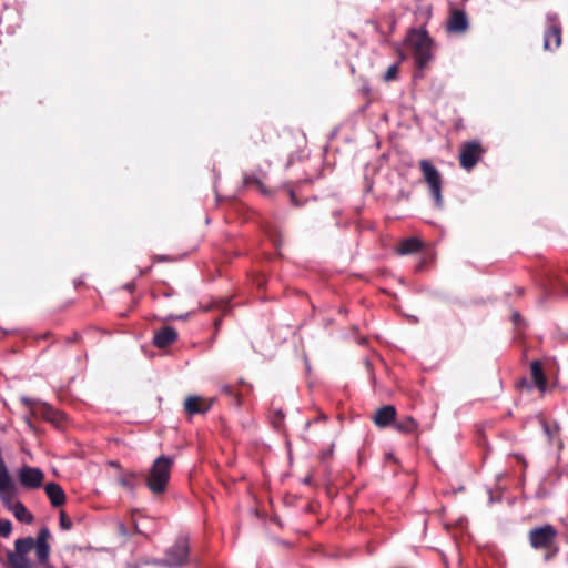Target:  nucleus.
<instances>
[{
  "label": "nucleus",
  "mask_w": 568,
  "mask_h": 568,
  "mask_svg": "<svg viewBox=\"0 0 568 568\" xmlns=\"http://www.w3.org/2000/svg\"><path fill=\"white\" fill-rule=\"evenodd\" d=\"M467 29V18L464 12H453L448 21V30L453 32H463Z\"/></svg>",
  "instance_id": "nucleus-16"
},
{
  "label": "nucleus",
  "mask_w": 568,
  "mask_h": 568,
  "mask_svg": "<svg viewBox=\"0 0 568 568\" xmlns=\"http://www.w3.org/2000/svg\"><path fill=\"white\" fill-rule=\"evenodd\" d=\"M549 26L544 36L545 50H555L561 44V28L556 17L548 16Z\"/></svg>",
  "instance_id": "nucleus-8"
},
{
  "label": "nucleus",
  "mask_w": 568,
  "mask_h": 568,
  "mask_svg": "<svg viewBox=\"0 0 568 568\" xmlns=\"http://www.w3.org/2000/svg\"><path fill=\"white\" fill-rule=\"evenodd\" d=\"M397 74H398V65L392 64L390 67H388L387 71L385 72L384 79H385V81H392L397 78Z\"/></svg>",
  "instance_id": "nucleus-26"
},
{
  "label": "nucleus",
  "mask_w": 568,
  "mask_h": 568,
  "mask_svg": "<svg viewBox=\"0 0 568 568\" xmlns=\"http://www.w3.org/2000/svg\"><path fill=\"white\" fill-rule=\"evenodd\" d=\"M135 477V474H128V475H122L120 478H119V481L121 484V486H123L124 488L129 489V490H132L134 488L133 484H132V479Z\"/></svg>",
  "instance_id": "nucleus-25"
},
{
  "label": "nucleus",
  "mask_w": 568,
  "mask_h": 568,
  "mask_svg": "<svg viewBox=\"0 0 568 568\" xmlns=\"http://www.w3.org/2000/svg\"><path fill=\"white\" fill-rule=\"evenodd\" d=\"M71 520L68 518L64 511L60 513V526L64 530H69L71 528Z\"/></svg>",
  "instance_id": "nucleus-27"
},
{
  "label": "nucleus",
  "mask_w": 568,
  "mask_h": 568,
  "mask_svg": "<svg viewBox=\"0 0 568 568\" xmlns=\"http://www.w3.org/2000/svg\"><path fill=\"white\" fill-rule=\"evenodd\" d=\"M190 545L186 537H180L166 549L164 557L155 564L165 568H181L189 562Z\"/></svg>",
  "instance_id": "nucleus-3"
},
{
  "label": "nucleus",
  "mask_w": 568,
  "mask_h": 568,
  "mask_svg": "<svg viewBox=\"0 0 568 568\" xmlns=\"http://www.w3.org/2000/svg\"><path fill=\"white\" fill-rule=\"evenodd\" d=\"M45 494L53 507L62 506L65 501V494L60 485L49 483L44 487Z\"/></svg>",
  "instance_id": "nucleus-14"
},
{
  "label": "nucleus",
  "mask_w": 568,
  "mask_h": 568,
  "mask_svg": "<svg viewBox=\"0 0 568 568\" xmlns=\"http://www.w3.org/2000/svg\"><path fill=\"white\" fill-rule=\"evenodd\" d=\"M481 154L483 150L477 142H468L464 144L459 154L460 165L466 170L473 169Z\"/></svg>",
  "instance_id": "nucleus-9"
},
{
  "label": "nucleus",
  "mask_w": 568,
  "mask_h": 568,
  "mask_svg": "<svg viewBox=\"0 0 568 568\" xmlns=\"http://www.w3.org/2000/svg\"><path fill=\"white\" fill-rule=\"evenodd\" d=\"M172 465L173 459L165 455L158 457L153 462L146 477V486L153 494H162L165 491L170 480Z\"/></svg>",
  "instance_id": "nucleus-1"
},
{
  "label": "nucleus",
  "mask_w": 568,
  "mask_h": 568,
  "mask_svg": "<svg viewBox=\"0 0 568 568\" xmlns=\"http://www.w3.org/2000/svg\"><path fill=\"white\" fill-rule=\"evenodd\" d=\"M50 537V532L48 528H42L34 540L33 548L36 550V556L40 564L45 565L49 560L50 546L48 539Z\"/></svg>",
  "instance_id": "nucleus-10"
},
{
  "label": "nucleus",
  "mask_w": 568,
  "mask_h": 568,
  "mask_svg": "<svg viewBox=\"0 0 568 568\" xmlns=\"http://www.w3.org/2000/svg\"><path fill=\"white\" fill-rule=\"evenodd\" d=\"M9 511H11L16 519L21 523L31 524L33 521V515L26 508L22 503L12 505Z\"/></svg>",
  "instance_id": "nucleus-18"
},
{
  "label": "nucleus",
  "mask_w": 568,
  "mask_h": 568,
  "mask_svg": "<svg viewBox=\"0 0 568 568\" xmlns=\"http://www.w3.org/2000/svg\"><path fill=\"white\" fill-rule=\"evenodd\" d=\"M557 531L551 525L534 528L529 531V541L535 549H548L552 546Z\"/></svg>",
  "instance_id": "nucleus-5"
},
{
  "label": "nucleus",
  "mask_w": 568,
  "mask_h": 568,
  "mask_svg": "<svg viewBox=\"0 0 568 568\" xmlns=\"http://www.w3.org/2000/svg\"><path fill=\"white\" fill-rule=\"evenodd\" d=\"M530 371H531V377L535 382L536 387L541 393H544L547 388V382H546V377H545L542 368H541V364L539 362H532Z\"/></svg>",
  "instance_id": "nucleus-17"
},
{
  "label": "nucleus",
  "mask_w": 568,
  "mask_h": 568,
  "mask_svg": "<svg viewBox=\"0 0 568 568\" xmlns=\"http://www.w3.org/2000/svg\"><path fill=\"white\" fill-rule=\"evenodd\" d=\"M406 41L414 51V58L419 69H423L433 58V42L425 30H413Z\"/></svg>",
  "instance_id": "nucleus-2"
},
{
  "label": "nucleus",
  "mask_w": 568,
  "mask_h": 568,
  "mask_svg": "<svg viewBox=\"0 0 568 568\" xmlns=\"http://www.w3.org/2000/svg\"><path fill=\"white\" fill-rule=\"evenodd\" d=\"M0 499L8 510L11 509L12 505H17L19 503L16 500V486L13 481L0 487Z\"/></svg>",
  "instance_id": "nucleus-15"
},
{
  "label": "nucleus",
  "mask_w": 568,
  "mask_h": 568,
  "mask_svg": "<svg viewBox=\"0 0 568 568\" xmlns=\"http://www.w3.org/2000/svg\"><path fill=\"white\" fill-rule=\"evenodd\" d=\"M9 562L12 565L13 568H36L27 555L17 554V552H9L8 554Z\"/></svg>",
  "instance_id": "nucleus-19"
},
{
  "label": "nucleus",
  "mask_w": 568,
  "mask_h": 568,
  "mask_svg": "<svg viewBox=\"0 0 568 568\" xmlns=\"http://www.w3.org/2000/svg\"><path fill=\"white\" fill-rule=\"evenodd\" d=\"M420 245L422 243L418 239L410 237L402 242L397 253L402 255L415 253L420 248Z\"/></svg>",
  "instance_id": "nucleus-20"
},
{
  "label": "nucleus",
  "mask_w": 568,
  "mask_h": 568,
  "mask_svg": "<svg viewBox=\"0 0 568 568\" xmlns=\"http://www.w3.org/2000/svg\"><path fill=\"white\" fill-rule=\"evenodd\" d=\"M20 484L28 489H36L42 486L44 474L41 469L23 466L18 473Z\"/></svg>",
  "instance_id": "nucleus-7"
},
{
  "label": "nucleus",
  "mask_w": 568,
  "mask_h": 568,
  "mask_svg": "<svg viewBox=\"0 0 568 568\" xmlns=\"http://www.w3.org/2000/svg\"><path fill=\"white\" fill-rule=\"evenodd\" d=\"M212 402L203 397L190 396L184 403L185 410L190 414L204 413L211 407Z\"/></svg>",
  "instance_id": "nucleus-12"
},
{
  "label": "nucleus",
  "mask_w": 568,
  "mask_h": 568,
  "mask_svg": "<svg viewBox=\"0 0 568 568\" xmlns=\"http://www.w3.org/2000/svg\"><path fill=\"white\" fill-rule=\"evenodd\" d=\"M47 568H53L52 566H47Z\"/></svg>",
  "instance_id": "nucleus-28"
},
{
  "label": "nucleus",
  "mask_w": 568,
  "mask_h": 568,
  "mask_svg": "<svg viewBox=\"0 0 568 568\" xmlns=\"http://www.w3.org/2000/svg\"><path fill=\"white\" fill-rule=\"evenodd\" d=\"M12 531V525L10 520L0 518V536L1 537H9Z\"/></svg>",
  "instance_id": "nucleus-24"
},
{
  "label": "nucleus",
  "mask_w": 568,
  "mask_h": 568,
  "mask_svg": "<svg viewBox=\"0 0 568 568\" xmlns=\"http://www.w3.org/2000/svg\"><path fill=\"white\" fill-rule=\"evenodd\" d=\"M419 168L426 182L432 196L435 200L436 206H443L442 185L443 179L439 171L432 164L429 160L423 159L419 161Z\"/></svg>",
  "instance_id": "nucleus-4"
},
{
  "label": "nucleus",
  "mask_w": 568,
  "mask_h": 568,
  "mask_svg": "<svg viewBox=\"0 0 568 568\" xmlns=\"http://www.w3.org/2000/svg\"><path fill=\"white\" fill-rule=\"evenodd\" d=\"M176 338V331L172 327L166 326L154 334L153 342L158 347L164 348L174 343Z\"/></svg>",
  "instance_id": "nucleus-11"
},
{
  "label": "nucleus",
  "mask_w": 568,
  "mask_h": 568,
  "mask_svg": "<svg viewBox=\"0 0 568 568\" xmlns=\"http://www.w3.org/2000/svg\"><path fill=\"white\" fill-rule=\"evenodd\" d=\"M397 430L403 433H413L417 428V423L412 417H405L395 424Z\"/></svg>",
  "instance_id": "nucleus-22"
},
{
  "label": "nucleus",
  "mask_w": 568,
  "mask_h": 568,
  "mask_svg": "<svg viewBox=\"0 0 568 568\" xmlns=\"http://www.w3.org/2000/svg\"><path fill=\"white\" fill-rule=\"evenodd\" d=\"M396 416V409L392 405H386L379 408L375 415H374V423L378 427H386L388 426Z\"/></svg>",
  "instance_id": "nucleus-13"
},
{
  "label": "nucleus",
  "mask_w": 568,
  "mask_h": 568,
  "mask_svg": "<svg viewBox=\"0 0 568 568\" xmlns=\"http://www.w3.org/2000/svg\"><path fill=\"white\" fill-rule=\"evenodd\" d=\"M33 545L34 539L31 537L17 539L13 552L28 555V552L33 548Z\"/></svg>",
  "instance_id": "nucleus-21"
},
{
  "label": "nucleus",
  "mask_w": 568,
  "mask_h": 568,
  "mask_svg": "<svg viewBox=\"0 0 568 568\" xmlns=\"http://www.w3.org/2000/svg\"><path fill=\"white\" fill-rule=\"evenodd\" d=\"M542 429L544 433L547 435L549 442H554L558 434H559V426L557 424H547L546 422H542Z\"/></svg>",
  "instance_id": "nucleus-23"
},
{
  "label": "nucleus",
  "mask_w": 568,
  "mask_h": 568,
  "mask_svg": "<svg viewBox=\"0 0 568 568\" xmlns=\"http://www.w3.org/2000/svg\"><path fill=\"white\" fill-rule=\"evenodd\" d=\"M22 402L30 409V414L32 417H41L53 424H58L61 419V414L54 410L51 406H48L47 404L36 402L29 398H22Z\"/></svg>",
  "instance_id": "nucleus-6"
}]
</instances>
